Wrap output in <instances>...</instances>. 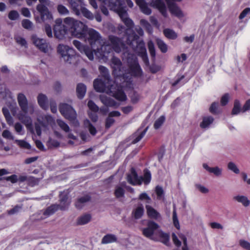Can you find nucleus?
I'll return each mask as SVG.
<instances>
[{
  "instance_id": "nucleus-42",
  "label": "nucleus",
  "mask_w": 250,
  "mask_h": 250,
  "mask_svg": "<svg viewBox=\"0 0 250 250\" xmlns=\"http://www.w3.org/2000/svg\"><path fill=\"white\" fill-rule=\"evenodd\" d=\"M40 181V178H36L34 176H29L28 177L27 183L28 186L33 187L38 185Z\"/></svg>"
},
{
  "instance_id": "nucleus-62",
  "label": "nucleus",
  "mask_w": 250,
  "mask_h": 250,
  "mask_svg": "<svg viewBox=\"0 0 250 250\" xmlns=\"http://www.w3.org/2000/svg\"><path fill=\"white\" fill-rule=\"evenodd\" d=\"M250 110V99L247 100L242 107V112L244 113Z\"/></svg>"
},
{
  "instance_id": "nucleus-52",
  "label": "nucleus",
  "mask_w": 250,
  "mask_h": 250,
  "mask_svg": "<svg viewBox=\"0 0 250 250\" xmlns=\"http://www.w3.org/2000/svg\"><path fill=\"white\" fill-rule=\"evenodd\" d=\"M18 145L21 147L27 149H31L30 145L24 140H16Z\"/></svg>"
},
{
  "instance_id": "nucleus-29",
  "label": "nucleus",
  "mask_w": 250,
  "mask_h": 250,
  "mask_svg": "<svg viewBox=\"0 0 250 250\" xmlns=\"http://www.w3.org/2000/svg\"><path fill=\"white\" fill-rule=\"evenodd\" d=\"M59 209H61V207L60 205L57 204H52L45 209L43 214L45 216H49L54 214Z\"/></svg>"
},
{
  "instance_id": "nucleus-48",
  "label": "nucleus",
  "mask_w": 250,
  "mask_h": 250,
  "mask_svg": "<svg viewBox=\"0 0 250 250\" xmlns=\"http://www.w3.org/2000/svg\"><path fill=\"white\" fill-rule=\"evenodd\" d=\"M165 120V117L163 115L161 116L157 120H156L154 124V127L155 129H157L159 128L164 123Z\"/></svg>"
},
{
  "instance_id": "nucleus-24",
  "label": "nucleus",
  "mask_w": 250,
  "mask_h": 250,
  "mask_svg": "<svg viewBox=\"0 0 250 250\" xmlns=\"http://www.w3.org/2000/svg\"><path fill=\"white\" fill-rule=\"evenodd\" d=\"M203 167L209 173H213L216 176H220L222 173V168L218 167H209L207 164H203Z\"/></svg>"
},
{
  "instance_id": "nucleus-35",
  "label": "nucleus",
  "mask_w": 250,
  "mask_h": 250,
  "mask_svg": "<svg viewBox=\"0 0 250 250\" xmlns=\"http://www.w3.org/2000/svg\"><path fill=\"white\" fill-rule=\"evenodd\" d=\"M158 236L160 241L166 245H168L169 241V236L168 234L164 232L162 230L159 229L157 235Z\"/></svg>"
},
{
  "instance_id": "nucleus-19",
  "label": "nucleus",
  "mask_w": 250,
  "mask_h": 250,
  "mask_svg": "<svg viewBox=\"0 0 250 250\" xmlns=\"http://www.w3.org/2000/svg\"><path fill=\"white\" fill-rule=\"evenodd\" d=\"M151 4L154 7L159 11L164 17H167V7L163 0H152Z\"/></svg>"
},
{
  "instance_id": "nucleus-39",
  "label": "nucleus",
  "mask_w": 250,
  "mask_h": 250,
  "mask_svg": "<svg viewBox=\"0 0 250 250\" xmlns=\"http://www.w3.org/2000/svg\"><path fill=\"white\" fill-rule=\"evenodd\" d=\"M2 111L4 116L7 123L10 125H13V119L10 115L8 109L6 107H3L2 109Z\"/></svg>"
},
{
  "instance_id": "nucleus-9",
  "label": "nucleus",
  "mask_w": 250,
  "mask_h": 250,
  "mask_svg": "<svg viewBox=\"0 0 250 250\" xmlns=\"http://www.w3.org/2000/svg\"><path fill=\"white\" fill-rule=\"evenodd\" d=\"M40 4L37 5L36 9L40 13L41 20L42 21L47 20H50L53 19V16L51 12L49 11L48 8L45 5H48L49 0H39Z\"/></svg>"
},
{
  "instance_id": "nucleus-59",
  "label": "nucleus",
  "mask_w": 250,
  "mask_h": 250,
  "mask_svg": "<svg viewBox=\"0 0 250 250\" xmlns=\"http://www.w3.org/2000/svg\"><path fill=\"white\" fill-rule=\"evenodd\" d=\"M44 31L49 38H52L53 34L52 28L49 24H45L44 26Z\"/></svg>"
},
{
  "instance_id": "nucleus-49",
  "label": "nucleus",
  "mask_w": 250,
  "mask_h": 250,
  "mask_svg": "<svg viewBox=\"0 0 250 250\" xmlns=\"http://www.w3.org/2000/svg\"><path fill=\"white\" fill-rule=\"evenodd\" d=\"M87 106L92 112H97L99 111V107L92 100L88 102Z\"/></svg>"
},
{
  "instance_id": "nucleus-23",
  "label": "nucleus",
  "mask_w": 250,
  "mask_h": 250,
  "mask_svg": "<svg viewBox=\"0 0 250 250\" xmlns=\"http://www.w3.org/2000/svg\"><path fill=\"white\" fill-rule=\"evenodd\" d=\"M135 1L142 13L146 15L151 14V9L145 0H135Z\"/></svg>"
},
{
  "instance_id": "nucleus-21",
  "label": "nucleus",
  "mask_w": 250,
  "mask_h": 250,
  "mask_svg": "<svg viewBox=\"0 0 250 250\" xmlns=\"http://www.w3.org/2000/svg\"><path fill=\"white\" fill-rule=\"evenodd\" d=\"M167 4L169 10L172 15L178 18L183 17L182 11L175 3L174 2H168Z\"/></svg>"
},
{
  "instance_id": "nucleus-45",
  "label": "nucleus",
  "mask_w": 250,
  "mask_h": 250,
  "mask_svg": "<svg viewBox=\"0 0 250 250\" xmlns=\"http://www.w3.org/2000/svg\"><path fill=\"white\" fill-rule=\"evenodd\" d=\"M148 50L151 57L155 58L156 55L154 44L152 41H149L147 43Z\"/></svg>"
},
{
  "instance_id": "nucleus-57",
  "label": "nucleus",
  "mask_w": 250,
  "mask_h": 250,
  "mask_svg": "<svg viewBox=\"0 0 250 250\" xmlns=\"http://www.w3.org/2000/svg\"><path fill=\"white\" fill-rule=\"evenodd\" d=\"M3 179L7 181H10L13 184L18 181V176L15 174H13L10 176L3 177Z\"/></svg>"
},
{
  "instance_id": "nucleus-34",
  "label": "nucleus",
  "mask_w": 250,
  "mask_h": 250,
  "mask_svg": "<svg viewBox=\"0 0 250 250\" xmlns=\"http://www.w3.org/2000/svg\"><path fill=\"white\" fill-rule=\"evenodd\" d=\"M214 121V118L211 116H208L203 117L202 122L200 123V126L202 128H206L208 127Z\"/></svg>"
},
{
  "instance_id": "nucleus-6",
  "label": "nucleus",
  "mask_w": 250,
  "mask_h": 250,
  "mask_svg": "<svg viewBox=\"0 0 250 250\" xmlns=\"http://www.w3.org/2000/svg\"><path fill=\"white\" fill-rule=\"evenodd\" d=\"M111 10L115 11L119 16L122 21L126 25V30H132L134 26L133 21L128 17L127 9L126 5L121 0H116L115 3H111L110 5Z\"/></svg>"
},
{
  "instance_id": "nucleus-60",
  "label": "nucleus",
  "mask_w": 250,
  "mask_h": 250,
  "mask_svg": "<svg viewBox=\"0 0 250 250\" xmlns=\"http://www.w3.org/2000/svg\"><path fill=\"white\" fill-rule=\"evenodd\" d=\"M239 245L243 248L247 250H250V243L245 240H240L239 241Z\"/></svg>"
},
{
  "instance_id": "nucleus-38",
  "label": "nucleus",
  "mask_w": 250,
  "mask_h": 250,
  "mask_svg": "<svg viewBox=\"0 0 250 250\" xmlns=\"http://www.w3.org/2000/svg\"><path fill=\"white\" fill-rule=\"evenodd\" d=\"M114 195L117 199L125 197V190L121 186L117 185L115 187Z\"/></svg>"
},
{
  "instance_id": "nucleus-22",
  "label": "nucleus",
  "mask_w": 250,
  "mask_h": 250,
  "mask_svg": "<svg viewBox=\"0 0 250 250\" xmlns=\"http://www.w3.org/2000/svg\"><path fill=\"white\" fill-rule=\"evenodd\" d=\"M148 129V127L143 130L139 128L132 136V144H135L139 142L145 135Z\"/></svg>"
},
{
  "instance_id": "nucleus-53",
  "label": "nucleus",
  "mask_w": 250,
  "mask_h": 250,
  "mask_svg": "<svg viewBox=\"0 0 250 250\" xmlns=\"http://www.w3.org/2000/svg\"><path fill=\"white\" fill-rule=\"evenodd\" d=\"M19 14L16 10H11L9 12L8 17V18L12 21L17 20L19 18Z\"/></svg>"
},
{
  "instance_id": "nucleus-32",
  "label": "nucleus",
  "mask_w": 250,
  "mask_h": 250,
  "mask_svg": "<svg viewBox=\"0 0 250 250\" xmlns=\"http://www.w3.org/2000/svg\"><path fill=\"white\" fill-rule=\"evenodd\" d=\"M146 208L147 214L149 217L155 219L160 217V214L151 206L149 205H146Z\"/></svg>"
},
{
  "instance_id": "nucleus-11",
  "label": "nucleus",
  "mask_w": 250,
  "mask_h": 250,
  "mask_svg": "<svg viewBox=\"0 0 250 250\" xmlns=\"http://www.w3.org/2000/svg\"><path fill=\"white\" fill-rule=\"evenodd\" d=\"M159 226L153 221H149L147 227L143 229V234L146 237L156 240L154 235H157L159 230Z\"/></svg>"
},
{
  "instance_id": "nucleus-63",
  "label": "nucleus",
  "mask_w": 250,
  "mask_h": 250,
  "mask_svg": "<svg viewBox=\"0 0 250 250\" xmlns=\"http://www.w3.org/2000/svg\"><path fill=\"white\" fill-rule=\"evenodd\" d=\"M133 109V107L131 105H127L121 107L122 111L125 114H128Z\"/></svg>"
},
{
  "instance_id": "nucleus-13",
  "label": "nucleus",
  "mask_w": 250,
  "mask_h": 250,
  "mask_svg": "<svg viewBox=\"0 0 250 250\" xmlns=\"http://www.w3.org/2000/svg\"><path fill=\"white\" fill-rule=\"evenodd\" d=\"M73 44L81 53H83L85 54L90 61L93 60V51H92L90 47L82 44L80 42L77 40H74L73 41Z\"/></svg>"
},
{
  "instance_id": "nucleus-12",
  "label": "nucleus",
  "mask_w": 250,
  "mask_h": 250,
  "mask_svg": "<svg viewBox=\"0 0 250 250\" xmlns=\"http://www.w3.org/2000/svg\"><path fill=\"white\" fill-rule=\"evenodd\" d=\"M136 44V45L134 46L133 49L138 55L141 57L145 64H148L149 60L144 41L142 40H140Z\"/></svg>"
},
{
  "instance_id": "nucleus-44",
  "label": "nucleus",
  "mask_w": 250,
  "mask_h": 250,
  "mask_svg": "<svg viewBox=\"0 0 250 250\" xmlns=\"http://www.w3.org/2000/svg\"><path fill=\"white\" fill-rule=\"evenodd\" d=\"M143 182H144L146 185H147L150 183L151 179V175L150 171L147 169L144 170V177H143Z\"/></svg>"
},
{
  "instance_id": "nucleus-50",
  "label": "nucleus",
  "mask_w": 250,
  "mask_h": 250,
  "mask_svg": "<svg viewBox=\"0 0 250 250\" xmlns=\"http://www.w3.org/2000/svg\"><path fill=\"white\" fill-rule=\"evenodd\" d=\"M228 168L229 170L233 171L236 174H238L240 172L239 169L236 164L232 162H230L228 163Z\"/></svg>"
},
{
  "instance_id": "nucleus-26",
  "label": "nucleus",
  "mask_w": 250,
  "mask_h": 250,
  "mask_svg": "<svg viewBox=\"0 0 250 250\" xmlns=\"http://www.w3.org/2000/svg\"><path fill=\"white\" fill-rule=\"evenodd\" d=\"M100 100L102 103L106 106L114 107L119 105L118 103L114 100L105 96H101Z\"/></svg>"
},
{
  "instance_id": "nucleus-41",
  "label": "nucleus",
  "mask_w": 250,
  "mask_h": 250,
  "mask_svg": "<svg viewBox=\"0 0 250 250\" xmlns=\"http://www.w3.org/2000/svg\"><path fill=\"white\" fill-rule=\"evenodd\" d=\"M156 43L158 48L162 53H165L167 52V45L162 40L160 39H157Z\"/></svg>"
},
{
  "instance_id": "nucleus-8",
  "label": "nucleus",
  "mask_w": 250,
  "mask_h": 250,
  "mask_svg": "<svg viewBox=\"0 0 250 250\" xmlns=\"http://www.w3.org/2000/svg\"><path fill=\"white\" fill-rule=\"evenodd\" d=\"M63 117L68 119L71 125L78 127L80 123L77 119V113L72 106L63 103Z\"/></svg>"
},
{
  "instance_id": "nucleus-46",
  "label": "nucleus",
  "mask_w": 250,
  "mask_h": 250,
  "mask_svg": "<svg viewBox=\"0 0 250 250\" xmlns=\"http://www.w3.org/2000/svg\"><path fill=\"white\" fill-rule=\"evenodd\" d=\"M21 25L24 29L31 30L33 28V24L29 20L23 19L21 21Z\"/></svg>"
},
{
  "instance_id": "nucleus-30",
  "label": "nucleus",
  "mask_w": 250,
  "mask_h": 250,
  "mask_svg": "<svg viewBox=\"0 0 250 250\" xmlns=\"http://www.w3.org/2000/svg\"><path fill=\"white\" fill-rule=\"evenodd\" d=\"M144 211L143 205L140 204L136 208L132 210V216L135 219H139L144 215Z\"/></svg>"
},
{
  "instance_id": "nucleus-3",
  "label": "nucleus",
  "mask_w": 250,
  "mask_h": 250,
  "mask_svg": "<svg viewBox=\"0 0 250 250\" xmlns=\"http://www.w3.org/2000/svg\"><path fill=\"white\" fill-rule=\"evenodd\" d=\"M83 39L90 44V48L93 51V53H101L102 58L108 57L111 48L110 45H104V41L97 31L92 28L88 29L86 32L85 38Z\"/></svg>"
},
{
  "instance_id": "nucleus-25",
  "label": "nucleus",
  "mask_w": 250,
  "mask_h": 250,
  "mask_svg": "<svg viewBox=\"0 0 250 250\" xmlns=\"http://www.w3.org/2000/svg\"><path fill=\"white\" fill-rule=\"evenodd\" d=\"M37 100L39 105L42 109L47 110L48 108L47 98L45 95L42 93L39 94Z\"/></svg>"
},
{
  "instance_id": "nucleus-58",
  "label": "nucleus",
  "mask_w": 250,
  "mask_h": 250,
  "mask_svg": "<svg viewBox=\"0 0 250 250\" xmlns=\"http://www.w3.org/2000/svg\"><path fill=\"white\" fill-rule=\"evenodd\" d=\"M115 123V120L112 118H110V117H108L106 120H105V128L108 129L109 128Z\"/></svg>"
},
{
  "instance_id": "nucleus-10",
  "label": "nucleus",
  "mask_w": 250,
  "mask_h": 250,
  "mask_svg": "<svg viewBox=\"0 0 250 250\" xmlns=\"http://www.w3.org/2000/svg\"><path fill=\"white\" fill-rule=\"evenodd\" d=\"M108 40L110 42V44H106V45H110L111 48V51L109 54L110 53L112 50H114L116 53H119L125 47V45L123 40L117 36L110 35L108 37ZM104 45H105V43Z\"/></svg>"
},
{
  "instance_id": "nucleus-51",
  "label": "nucleus",
  "mask_w": 250,
  "mask_h": 250,
  "mask_svg": "<svg viewBox=\"0 0 250 250\" xmlns=\"http://www.w3.org/2000/svg\"><path fill=\"white\" fill-rule=\"evenodd\" d=\"M218 107L219 103L218 102H214L211 104L209 108V111L212 114H217L219 112Z\"/></svg>"
},
{
  "instance_id": "nucleus-2",
  "label": "nucleus",
  "mask_w": 250,
  "mask_h": 250,
  "mask_svg": "<svg viewBox=\"0 0 250 250\" xmlns=\"http://www.w3.org/2000/svg\"><path fill=\"white\" fill-rule=\"evenodd\" d=\"M93 86L95 90L98 92H106L119 101H125L126 95L123 90V86L111 80L108 82L105 79H96L94 81Z\"/></svg>"
},
{
  "instance_id": "nucleus-27",
  "label": "nucleus",
  "mask_w": 250,
  "mask_h": 250,
  "mask_svg": "<svg viewBox=\"0 0 250 250\" xmlns=\"http://www.w3.org/2000/svg\"><path fill=\"white\" fill-rule=\"evenodd\" d=\"M233 200L238 203L242 204L245 207H248L250 205V201L248 198L242 195H237L233 196Z\"/></svg>"
},
{
  "instance_id": "nucleus-4",
  "label": "nucleus",
  "mask_w": 250,
  "mask_h": 250,
  "mask_svg": "<svg viewBox=\"0 0 250 250\" xmlns=\"http://www.w3.org/2000/svg\"><path fill=\"white\" fill-rule=\"evenodd\" d=\"M63 34L70 33L72 36L81 39L85 38L88 29L82 22L67 17L63 19Z\"/></svg>"
},
{
  "instance_id": "nucleus-47",
  "label": "nucleus",
  "mask_w": 250,
  "mask_h": 250,
  "mask_svg": "<svg viewBox=\"0 0 250 250\" xmlns=\"http://www.w3.org/2000/svg\"><path fill=\"white\" fill-rule=\"evenodd\" d=\"M185 78V76L184 75H182L181 76H180L179 77H178L172 83V85L173 86H176L177 84H178L179 83H181V85H182L183 84H184L185 83H187L189 79H185L183 81H182L183 80V79Z\"/></svg>"
},
{
  "instance_id": "nucleus-14",
  "label": "nucleus",
  "mask_w": 250,
  "mask_h": 250,
  "mask_svg": "<svg viewBox=\"0 0 250 250\" xmlns=\"http://www.w3.org/2000/svg\"><path fill=\"white\" fill-rule=\"evenodd\" d=\"M31 39L33 43L42 52L47 53L48 51V44L46 41L43 39H40L35 34L32 35Z\"/></svg>"
},
{
  "instance_id": "nucleus-15",
  "label": "nucleus",
  "mask_w": 250,
  "mask_h": 250,
  "mask_svg": "<svg viewBox=\"0 0 250 250\" xmlns=\"http://www.w3.org/2000/svg\"><path fill=\"white\" fill-rule=\"evenodd\" d=\"M143 177H139L135 169L132 168L130 173L127 176V181L133 186L141 185L143 182Z\"/></svg>"
},
{
  "instance_id": "nucleus-56",
  "label": "nucleus",
  "mask_w": 250,
  "mask_h": 250,
  "mask_svg": "<svg viewBox=\"0 0 250 250\" xmlns=\"http://www.w3.org/2000/svg\"><path fill=\"white\" fill-rule=\"evenodd\" d=\"M138 199L141 201H146V203L148 204L150 203L151 202L150 197L146 192H143L140 194Z\"/></svg>"
},
{
  "instance_id": "nucleus-33",
  "label": "nucleus",
  "mask_w": 250,
  "mask_h": 250,
  "mask_svg": "<svg viewBox=\"0 0 250 250\" xmlns=\"http://www.w3.org/2000/svg\"><path fill=\"white\" fill-rule=\"evenodd\" d=\"M91 219V216L90 214L86 213L80 216L77 221V223L79 225H83L87 224Z\"/></svg>"
},
{
  "instance_id": "nucleus-37",
  "label": "nucleus",
  "mask_w": 250,
  "mask_h": 250,
  "mask_svg": "<svg viewBox=\"0 0 250 250\" xmlns=\"http://www.w3.org/2000/svg\"><path fill=\"white\" fill-rule=\"evenodd\" d=\"M241 112H242L241 103L238 100H235L231 111V115L233 116L237 115Z\"/></svg>"
},
{
  "instance_id": "nucleus-43",
  "label": "nucleus",
  "mask_w": 250,
  "mask_h": 250,
  "mask_svg": "<svg viewBox=\"0 0 250 250\" xmlns=\"http://www.w3.org/2000/svg\"><path fill=\"white\" fill-rule=\"evenodd\" d=\"M99 70L104 75V79L108 82H111L110 75L108 73V69L104 66L100 65L99 67Z\"/></svg>"
},
{
  "instance_id": "nucleus-20",
  "label": "nucleus",
  "mask_w": 250,
  "mask_h": 250,
  "mask_svg": "<svg viewBox=\"0 0 250 250\" xmlns=\"http://www.w3.org/2000/svg\"><path fill=\"white\" fill-rule=\"evenodd\" d=\"M91 196L87 194L79 197L75 203L76 208L78 209H82L91 201Z\"/></svg>"
},
{
  "instance_id": "nucleus-7",
  "label": "nucleus",
  "mask_w": 250,
  "mask_h": 250,
  "mask_svg": "<svg viewBox=\"0 0 250 250\" xmlns=\"http://www.w3.org/2000/svg\"><path fill=\"white\" fill-rule=\"evenodd\" d=\"M84 0H79L78 1H71V8L73 12L77 15H82L85 18L92 20L94 19L93 14L85 7L86 4L83 2Z\"/></svg>"
},
{
  "instance_id": "nucleus-54",
  "label": "nucleus",
  "mask_w": 250,
  "mask_h": 250,
  "mask_svg": "<svg viewBox=\"0 0 250 250\" xmlns=\"http://www.w3.org/2000/svg\"><path fill=\"white\" fill-rule=\"evenodd\" d=\"M155 192L158 199H161L164 197V192L163 188L157 186L155 188Z\"/></svg>"
},
{
  "instance_id": "nucleus-5",
  "label": "nucleus",
  "mask_w": 250,
  "mask_h": 250,
  "mask_svg": "<svg viewBox=\"0 0 250 250\" xmlns=\"http://www.w3.org/2000/svg\"><path fill=\"white\" fill-rule=\"evenodd\" d=\"M19 105L22 113L19 115V119L26 125L28 129H32V122L31 118L27 116L28 113L32 114L34 112L33 104L28 103L27 99L22 93H19L17 97Z\"/></svg>"
},
{
  "instance_id": "nucleus-18",
  "label": "nucleus",
  "mask_w": 250,
  "mask_h": 250,
  "mask_svg": "<svg viewBox=\"0 0 250 250\" xmlns=\"http://www.w3.org/2000/svg\"><path fill=\"white\" fill-rule=\"evenodd\" d=\"M125 34L126 36V42L130 46L133 47L134 43H136L140 41L139 36L132 29L130 30H126Z\"/></svg>"
},
{
  "instance_id": "nucleus-31",
  "label": "nucleus",
  "mask_w": 250,
  "mask_h": 250,
  "mask_svg": "<svg viewBox=\"0 0 250 250\" xmlns=\"http://www.w3.org/2000/svg\"><path fill=\"white\" fill-rule=\"evenodd\" d=\"M86 91V86L83 83H79L76 87V92L78 98L82 99L84 97Z\"/></svg>"
},
{
  "instance_id": "nucleus-61",
  "label": "nucleus",
  "mask_w": 250,
  "mask_h": 250,
  "mask_svg": "<svg viewBox=\"0 0 250 250\" xmlns=\"http://www.w3.org/2000/svg\"><path fill=\"white\" fill-rule=\"evenodd\" d=\"M80 137L83 142L88 141L90 138V136L86 131H82L80 134Z\"/></svg>"
},
{
  "instance_id": "nucleus-1",
  "label": "nucleus",
  "mask_w": 250,
  "mask_h": 250,
  "mask_svg": "<svg viewBox=\"0 0 250 250\" xmlns=\"http://www.w3.org/2000/svg\"><path fill=\"white\" fill-rule=\"evenodd\" d=\"M126 62L128 68L123 66L119 58L115 56L112 57L110 65L112 69V74L116 79H123L125 81L129 82L132 77H138L142 76L143 71L135 56L128 53Z\"/></svg>"
},
{
  "instance_id": "nucleus-55",
  "label": "nucleus",
  "mask_w": 250,
  "mask_h": 250,
  "mask_svg": "<svg viewBox=\"0 0 250 250\" xmlns=\"http://www.w3.org/2000/svg\"><path fill=\"white\" fill-rule=\"evenodd\" d=\"M16 42L22 46L27 47V43L25 39L21 37L18 36L15 38Z\"/></svg>"
},
{
  "instance_id": "nucleus-28",
  "label": "nucleus",
  "mask_w": 250,
  "mask_h": 250,
  "mask_svg": "<svg viewBox=\"0 0 250 250\" xmlns=\"http://www.w3.org/2000/svg\"><path fill=\"white\" fill-rule=\"evenodd\" d=\"M118 240V238L116 235L112 233H107L105 235L101 240V244H107L116 242Z\"/></svg>"
},
{
  "instance_id": "nucleus-40",
  "label": "nucleus",
  "mask_w": 250,
  "mask_h": 250,
  "mask_svg": "<svg viewBox=\"0 0 250 250\" xmlns=\"http://www.w3.org/2000/svg\"><path fill=\"white\" fill-rule=\"evenodd\" d=\"M42 120L44 126L52 125L55 124L54 119L50 115H46L42 116Z\"/></svg>"
},
{
  "instance_id": "nucleus-17",
  "label": "nucleus",
  "mask_w": 250,
  "mask_h": 250,
  "mask_svg": "<svg viewBox=\"0 0 250 250\" xmlns=\"http://www.w3.org/2000/svg\"><path fill=\"white\" fill-rule=\"evenodd\" d=\"M53 29L54 37L59 40L62 39V20L61 18L55 20Z\"/></svg>"
},
{
  "instance_id": "nucleus-16",
  "label": "nucleus",
  "mask_w": 250,
  "mask_h": 250,
  "mask_svg": "<svg viewBox=\"0 0 250 250\" xmlns=\"http://www.w3.org/2000/svg\"><path fill=\"white\" fill-rule=\"evenodd\" d=\"M75 57V50L72 47L63 45V61L69 63H72V61Z\"/></svg>"
},
{
  "instance_id": "nucleus-64",
  "label": "nucleus",
  "mask_w": 250,
  "mask_h": 250,
  "mask_svg": "<svg viewBox=\"0 0 250 250\" xmlns=\"http://www.w3.org/2000/svg\"><path fill=\"white\" fill-rule=\"evenodd\" d=\"M250 14V8L247 7L244 10L242 11L239 16V18L240 20L243 19L248 14Z\"/></svg>"
},
{
  "instance_id": "nucleus-36",
  "label": "nucleus",
  "mask_w": 250,
  "mask_h": 250,
  "mask_svg": "<svg viewBox=\"0 0 250 250\" xmlns=\"http://www.w3.org/2000/svg\"><path fill=\"white\" fill-rule=\"evenodd\" d=\"M164 35L168 39L175 40L177 38V33L172 29H165L163 31Z\"/></svg>"
}]
</instances>
